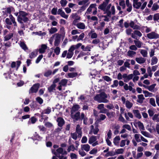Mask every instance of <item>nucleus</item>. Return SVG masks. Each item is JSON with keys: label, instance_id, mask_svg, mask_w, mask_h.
<instances>
[{"label": "nucleus", "instance_id": "f257e3e1", "mask_svg": "<svg viewBox=\"0 0 159 159\" xmlns=\"http://www.w3.org/2000/svg\"><path fill=\"white\" fill-rule=\"evenodd\" d=\"M98 8L104 11V13L106 14L109 17L111 16V15L115 14V7L114 6H111V4H110L107 6L104 3H102L99 6Z\"/></svg>", "mask_w": 159, "mask_h": 159}, {"label": "nucleus", "instance_id": "f03ea898", "mask_svg": "<svg viewBox=\"0 0 159 159\" xmlns=\"http://www.w3.org/2000/svg\"><path fill=\"white\" fill-rule=\"evenodd\" d=\"M14 14L15 16H17V21L20 23H22V21L26 22L29 20V19L26 17L28 14L23 11L20 10L18 12L14 13Z\"/></svg>", "mask_w": 159, "mask_h": 159}, {"label": "nucleus", "instance_id": "7ed1b4c3", "mask_svg": "<svg viewBox=\"0 0 159 159\" xmlns=\"http://www.w3.org/2000/svg\"><path fill=\"white\" fill-rule=\"evenodd\" d=\"M107 95L104 92H101L100 94L96 95L94 97V99L99 103H107L108 100L107 99Z\"/></svg>", "mask_w": 159, "mask_h": 159}, {"label": "nucleus", "instance_id": "20e7f679", "mask_svg": "<svg viewBox=\"0 0 159 159\" xmlns=\"http://www.w3.org/2000/svg\"><path fill=\"white\" fill-rule=\"evenodd\" d=\"M139 0H133V6L134 8L139 9L140 8L141 10H143L146 7L147 2H145V0H141V2H139Z\"/></svg>", "mask_w": 159, "mask_h": 159}, {"label": "nucleus", "instance_id": "39448f33", "mask_svg": "<svg viewBox=\"0 0 159 159\" xmlns=\"http://www.w3.org/2000/svg\"><path fill=\"white\" fill-rule=\"evenodd\" d=\"M96 5L95 4H91L87 9L86 13L87 14H90L93 11V14L96 15L97 13V8L96 7Z\"/></svg>", "mask_w": 159, "mask_h": 159}, {"label": "nucleus", "instance_id": "423d86ee", "mask_svg": "<svg viewBox=\"0 0 159 159\" xmlns=\"http://www.w3.org/2000/svg\"><path fill=\"white\" fill-rule=\"evenodd\" d=\"M3 35H4V41H8L11 39L13 36V34L12 33H8L7 30H4L3 32Z\"/></svg>", "mask_w": 159, "mask_h": 159}, {"label": "nucleus", "instance_id": "0eeeda50", "mask_svg": "<svg viewBox=\"0 0 159 159\" xmlns=\"http://www.w3.org/2000/svg\"><path fill=\"white\" fill-rule=\"evenodd\" d=\"M96 137L92 136L89 139V143L90 144H92V145L93 147L95 146L98 144V142L96 141Z\"/></svg>", "mask_w": 159, "mask_h": 159}, {"label": "nucleus", "instance_id": "6e6552de", "mask_svg": "<svg viewBox=\"0 0 159 159\" xmlns=\"http://www.w3.org/2000/svg\"><path fill=\"white\" fill-rule=\"evenodd\" d=\"M147 37L150 39H156L159 38V35L155 31H152L147 35Z\"/></svg>", "mask_w": 159, "mask_h": 159}, {"label": "nucleus", "instance_id": "1a4fd4ad", "mask_svg": "<svg viewBox=\"0 0 159 159\" xmlns=\"http://www.w3.org/2000/svg\"><path fill=\"white\" fill-rule=\"evenodd\" d=\"M52 153L54 154L57 157H59L58 156L59 154H66L67 152L66 151H63V149L62 148H60L57 149L56 150V152H55L54 150H52Z\"/></svg>", "mask_w": 159, "mask_h": 159}, {"label": "nucleus", "instance_id": "9d476101", "mask_svg": "<svg viewBox=\"0 0 159 159\" xmlns=\"http://www.w3.org/2000/svg\"><path fill=\"white\" fill-rule=\"evenodd\" d=\"M54 45L55 46H58L61 42V37L58 34L54 35Z\"/></svg>", "mask_w": 159, "mask_h": 159}, {"label": "nucleus", "instance_id": "9b49d317", "mask_svg": "<svg viewBox=\"0 0 159 159\" xmlns=\"http://www.w3.org/2000/svg\"><path fill=\"white\" fill-rule=\"evenodd\" d=\"M21 64L20 61H17L16 62H12L11 64V66L12 68H16V70H17L18 69Z\"/></svg>", "mask_w": 159, "mask_h": 159}, {"label": "nucleus", "instance_id": "f8f14e48", "mask_svg": "<svg viewBox=\"0 0 159 159\" xmlns=\"http://www.w3.org/2000/svg\"><path fill=\"white\" fill-rule=\"evenodd\" d=\"M57 14L61 16L66 19H67L68 15L65 14V12L63 11L62 8H59L57 11Z\"/></svg>", "mask_w": 159, "mask_h": 159}, {"label": "nucleus", "instance_id": "ddd939ff", "mask_svg": "<svg viewBox=\"0 0 159 159\" xmlns=\"http://www.w3.org/2000/svg\"><path fill=\"white\" fill-rule=\"evenodd\" d=\"M156 84H154L149 86H148V89L152 92H156L158 90L157 88L156 87Z\"/></svg>", "mask_w": 159, "mask_h": 159}, {"label": "nucleus", "instance_id": "4468645a", "mask_svg": "<svg viewBox=\"0 0 159 159\" xmlns=\"http://www.w3.org/2000/svg\"><path fill=\"white\" fill-rule=\"evenodd\" d=\"M98 131L99 129L98 126H95V128H94V126L92 125L91 126L90 130L89 132V134H92V133H93L94 134H96Z\"/></svg>", "mask_w": 159, "mask_h": 159}, {"label": "nucleus", "instance_id": "2eb2a0df", "mask_svg": "<svg viewBox=\"0 0 159 159\" xmlns=\"http://www.w3.org/2000/svg\"><path fill=\"white\" fill-rule=\"evenodd\" d=\"M70 17L74 19V20L73 21V24L74 25H75L77 20H79L80 19V17L76 13L72 14Z\"/></svg>", "mask_w": 159, "mask_h": 159}, {"label": "nucleus", "instance_id": "dca6fc26", "mask_svg": "<svg viewBox=\"0 0 159 159\" xmlns=\"http://www.w3.org/2000/svg\"><path fill=\"white\" fill-rule=\"evenodd\" d=\"M39 84H34L31 88L30 90V93H36L38 90Z\"/></svg>", "mask_w": 159, "mask_h": 159}, {"label": "nucleus", "instance_id": "f3484780", "mask_svg": "<svg viewBox=\"0 0 159 159\" xmlns=\"http://www.w3.org/2000/svg\"><path fill=\"white\" fill-rule=\"evenodd\" d=\"M76 133L78 134V137L81 138L82 136V128L79 125H77L76 128Z\"/></svg>", "mask_w": 159, "mask_h": 159}, {"label": "nucleus", "instance_id": "a211bd4d", "mask_svg": "<svg viewBox=\"0 0 159 159\" xmlns=\"http://www.w3.org/2000/svg\"><path fill=\"white\" fill-rule=\"evenodd\" d=\"M80 112H77L75 113H71V116L72 119L74 120L77 121L80 119Z\"/></svg>", "mask_w": 159, "mask_h": 159}, {"label": "nucleus", "instance_id": "6ab92c4d", "mask_svg": "<svg viewBox=\"0 0 159 159\" xmlns=\"http://www.w3.org/2000/svg\"><path fill=\"white\" fill-rule=\"evenodd\" d=\"M81 45V43H78L75 45H72L68 50V51H70L71 52H73L74 51L75 49L78 48Z\"/></svg>", "mask_w": 159, "mask_h": 159}, {"label": "nucleus", "instance_id": "aec40b11", "mask_svg": "<svg viewBox=\"0 0 159 159\" xmlns=\"http://www.w3.org/2000/svg\"><path fill=\"white\" fill-rule=\"evenodd\" d=\"M90 146L88 144L81 145V148L82 150H84L86 152L89 151L90 149Z\"/></svg>", "mask_w": 159, "mask_h": 159}, {"label": "nucleus", "instance_id": "412c9836", "mask_svg": "<svg viewBox=\"0 0 159 159\" xmlns=\"http://www.w3.org/2000/svg\"><path fill=\"white\" fill-rule=\"evenodd\" d=\"M47 48L48 47L46 44H42L41 48L39 49V52L41 53H44Z\"/></svg>", "mask_w": 159, "mask_h": 159}, {"label": "nucleus", "instance_id": "4be33fe9", "mask_svg": "<svg viewBox=\"0 0 159 159\" xmlns=\"http://www.w3.org/2000/svg\"><path fill=\"white\" fill-rule=\"evenodd\" d=\"M135 124L138 126L140 131L142 130H145V129L144 125L143 123L140 121H139L136 122Z\"/></svg>", "mask_w": 159, "mask_h": 159}, {"label": "nucleus", "instance_id": "5701e85b", "mask_svg": "<svg viewBox=\"0 0 159 159\" xmlns=\"http://www.w3.org/2000/svg\"><path fill=\"white\" fill-rule=\"evenodd\" d=\"M135 60L138 63L142 64L145 62L146 59L142 57H136Z\"/></svg>", "mask_w": 159, "mask_h": 159}, {"label": "nucleus", "instance_id": "b1692460", "mask_svg": "<svg viewBox=\"0 0 159 159\" xmlns=\"http://www.w3.org/2000/svg\"><path fill=\"white\" fill-rule=\"evenodd\" d=\"M80 108V106L78 105L75 104L72 108L71 111V113H75Z\"/></svg>", "mask_w": 159, "mask_h": 159}, {"label": "nucleus", "instance_id": "393cba45", "mask_svg": "<svg viewBox=\"0 0 159 159\" xmlns=\"http://www.w3.org/2000/svg\"><path fill=\"white\" fill-rule=\"evenodd\" d=\"M120 138L119 136H116L113 139V143L116 146H118Z\"/></svg>", "mask_w": 159, "mask_h": 159}, {"label": "nucleus", "instance_id": "a878e982", "mask_svg": "<svg viewBox=\"0 0 159 159\" xmlns=\"http://www.w3.org/2000/svg\"><path fill=\"white\" fill-rule=\"evenodd\" d=\"M58 125L60 127L62 126L64 123L63 119L61 117L58 118L57 119Z\"/></svg>", "mask_w": 159, "mask_h": 159}, {"label": "nucleus", "instance_id": "bb28decb", "mask_svg": "<svg viewBox=\"0 0 159 159\" xmlns=\"http://www.w3.org/2000/svg\"><path fill=\"white\" fill-rule=\"evenodd\" d=\"M129 25L134 29H139L140 27L139 26L137 25H135L134 22L131 21L129 23Z\"/></svg>", "mask_w": 159, "mask_h": 159}, {"label": "nucleus", "instance_id": "cd10ccee", "mask_svg": "<svg viewBox=\"0 0 159 159\" xmlns=\"http://www.w3.org/2000/svg\"><path fill=\"white\" fill-rule=\"evenodd\" d=\"M75 25L79 29L84 30L85 28V25L83 23L80 22L76 24H75Z\"/></svg>", "mask_w": 159, "mask_h": 159}, {"label": "nucleus", "instance_id": "c85d7f7f", "mask_svg": "<svg viewBox=\"0 0 159 159\" xmlns=\"http://www.w3.org/2000/svg\"><path fill=\"white\" fill-rule=\"evenodd\" d=\"M77 75V73H70L66 74L65 76L67 78H73L76 77Z\"/></svg>", "mask_w": 159, "mask_h": 159}, {"label": "nucleus", "instance_id": "c756f323", "mask_svg": "<svg viewBox=\"0 0 159 159\" xmlns=\"http://www.w3.org/2000/svg\"><path fill=\"white\" fill-rule=\"evenodd\" d=\"M143 93L144 94L145 97H152L154 96L153 94L151 93H150L147 90H143Z\"/></svg>", "mask_w": 159, "mask_h": 159}, {"label": "nucleus", "instance_id": "7c9ffc66", "mask_svg": "<svg viewBox=\"0 0 159 159\" xmlns=\"http://www.w3.org/2000/svg\"><path fill=\"white\" fill-rule=\"evenodd\" d=\"M19 44L20 45V47L24 50L26 51V50H28V48L24 42H22V41H20Z\"/></svg>", "mask_w": 159, "mask_h": 159}, {"label": "nucleus", "instance_id": "2f4dec72", "mask_svg": "<svg viewBox=\"0 0 159 159\" xmlns=\"http://www.w3.org/2000/svg\"><path fill=\"white\" fill-rule=\"evenodd\" d=\"M158 61V58L156 57H152L151 58V64L152 65L156 64L157 63Z\"/></svg>", "mask_w": 159, "mask_h": 159}, {"label": "nucleus", "instance_id": "473e14b6", "mask_svg": "<svg viewBox=\"0 0 159 159\" xmlns=\"http://www.w3.org/2000/svg\"><path fill=\"white\" fill-rule=\"evenodd\" d=\"M138 99L137 100V102L141 103L143 102V100L145 99L143 95V94L138 95Z\"/></svg>", "mask_w": 159, "mask_h": 159}, {"label": "nucleus", "instance_id": "72a5a7b5", "mask_svg": "<svg viewBox=\"0 0 159 159\" xmlns=\"http://www.w3.org/2000/svg\"><path fill=\"white\" fill-rule=\"evenodd\" d=\"M38 54V52L37 50H35L34 51L31 52L29 55V57L31 59L34 58L37 56Z\"/></svg>", "mask_w": 159, "mask_h": 159}, {"label": "nucleus", "instance_id": "f704fd0d", "mask_svg": "<svg viewBox=\"0 0 159 159\" xmlns=\"http://www.w3.org/2000/svg\"><path fill=\"white\" fill-rule=\"evenodd\" d=\"M156 109L152 108L149 109L148 110V113L150 116H152L155 112Z\"/></svg>", "mask_w": 159, "mask_h": 159}, {"label": "nucleus", "instance_id": "c9c22d12", "mask_svg": "<svg viewBox=\"0 0 159 159\" xmlns=\"http://www.w3.org/2000/svg\"><path fill=\"white\" fill-rule=\"evenodd\" d=\"M134 42L137 47L138 48H140L143 44V43L138 40H134Z\"/></svg>", "mask_w": 159, "mask_h": 159}, {"label": "nucleus", "instance_id": "e433bc0d", "mask_svg": "<svg viewBox=\"0 0 159 159\" xmlns=\"http://www.w3.org/2000/svg\"><path fill=\"white\" fill-rule=\"evenodd\" d=\"M133 113L135 116L139 119H140L141 118V116L139 113V111L138 110H134L133 111Z\"/></svg>", "mask_w": 159, "mask_h": 159}, {"label": "nucleus", "instance_id": "4c0bfd02", "mask_svg": "<svg viewBox=\"0 0 159 159\" xmlns=\"http://www.w3.org/2000/svg\"><path fill=\"white\" fill-rule=\"evenodd\" d=\"M124 151V149L123 148H119L116 149L115 150V153L116 155L123 154Z\"/></svg>", "mask_w": 159, "mask_h": 159}, {"label": "nucleus", "instance_id": "58836bf2", "mask_svg": "<svg viewBox=\"0 0 159 159\" xmlns=\"http://www.w3.org/2000/svg\"><path fill=\"white\" fill-rule=\"evenodd\" d=\"M68 82V80L66 79H62L59 83V84L63 86H65L66 84Z\"/></svg>", "mask_w": 159, "mask_h": 159}, {"label": "nucleus", "instance_id": "ea45409f", "mask_svg": "<svg viewBox=\"0 0 159 159\" xmlns=\"http://www.w3.org/2000/svg\"><path fill=\"white\" fill-rule=\"evenodd\" d=\"M51 111V109L49 107H48L47 109H45L43 111V114H49Z\"/></svg>", "mask_w": 159, "mask_h": 159}, {"label": "nucleus", "instance_id": "a19ab883", "mask_svg": "<svg viewBox=\"0 0 159 159\" xmlns=\"http://www.w3.org/2000/svg\"><path fill=\"white\" fill-rule=\"evenodd\" d=\"M125 104L126 107L129 109L131 108L133 106L132 103L130 102L128 100L126 101Z\"/></svg>", "mask_w": 159, "mask_h": 159}, {"label": "nucleus", "instance_id": "79ce46f5", "mask_svg": "<svg viewBox=\"0 0 159 159\" xmlns=\"http://www.w3.org/2000/svg\"><path fill=\"white\" fill-rule=\"evenodd\" d=\"M56 86V85L55 84H52L48 88V91L49 92H52L53 90H55Z\"/></svg>", "mask_w": 159, "mask_h": 159}, {"label": "nucleus", "instance_id": "37998d69", "mask_svg": "<svg viewBox=\"0 0 159 159\" xmlns=\"http://www.w3.org/2000/svg\"><path fill=\"white\" fill-rule=\"evenodd\" d=\"M124 88L126 90H129V91H132L133 88L131 86H128L127 84H124Z\"/></svg>", "mask_w": 159, "mask_h": 159}, {"label": "nucleus", "instance_id": "c03bdc74", "mask_svg": "<svg viewBox=\"0 0 159 159\" xmlns=\"http://www.w3.org/2000/svg\"><path fill=\"white\" fill-rule=\"evenodd\" d=\"M60 31L61 34V36L63 38H64L65 37V32L64 28L63 27H61L60 29Z\"/></svg>", "mask_w": 159, "mask_h": 159}, {"label": "nucleus", "instance_id": "a18cd8bd", "mask_svg": "<svg viewBox=\"0 0 159 159\" xmlns=\"http://www.w3.org/2000/svg\"><path fill=\"white\" fill-rule=\"evenodd\" d=\"M52 74V72L51 70H48L45 72L44 75L46 77H48Z\"/></svg>", "mask_w": 159, "mask_h": 159}, {"label": "nucleus", "instance_id": "49530a36", "mask_svg": "<svg viewBox=\"0 0 159 159\" xmlns=\"http://www.w3.org/2000/svg\"><path fill=\"white\" fill-rule=\"evenodd\" d=\"M136 54V52H135L131 50H129L127 52V55L130 57H133Z\"/></svg>", "mask_w": 159, "mask_h": 159}, {"label": "nucleus", "instance_id": "de8ad7c7", "mask_svg": "<svg viewBox=\"0 0 159 159\" xmlns=\"http://www.w3.org/2000/svg\"><path fill=\"white\" fill-rule=\"evenodd\" d=\"M93 48V46L89 44L85 46V51H90L91 49Z\"/></svg>", "mask_w": 159, "mask_h": 159}, {"label": "nucleus", "instance_id": "09e8293b", "mask_svg": "<svg viewBox=\"0 0 159 159\" xmlns=\"http://www.w3.org/2000/svg\"><path fill=\"white\" fill-rule=\"evenodd\" d=\"M141 136H142L140 134H136L134 135L135 139L137 142H139L141 141V139H140Z\"/></svg>", "mask_w": 159, "mask_h": 159}, {"label": "nucleus", "instance_id": "8fccbe9b", "mask_svg": "<svg viewBox=\"0 0 159 159\" xmlns=\"http://www.w3.org/2000/svg\"><path fill=\"white\" fill-rule=\"evenodd\" d=\"M140 52L143 57H147V56L148 53L147 51L144 49L140 50Z\"/></svg>", "mask_w": 159, "mask_h": 159}, {"label": "nucleus", "instance_id": "3c124183", "mask_svg": "<svg viewBox=\"0 0 159 159\" xmlns=\"http://www.w3.org/2000/svg\"><path fill=\"white\" fill-rule=\"evenodd\" d=\"M67 3V2L66 0H61L60 2V3L61 5V6L63 7H65L66 6Z\"/></svg>", "mask_w": 159, "mask_h": 159}, {"label": "nucleus", "instance_id": "603ef678", "mask_svg": "<svg viewBox=\"0 0 159 159\" xmlns=\"http://www.w3.org/2000/svg\"><path fill=\"white\" fill-rule=\"evenodd\" d=\"M141 133L144 136L147 137H150V134L148 132L144 131V130H142L141 131Z\"/></svg>", "mask_w": 159, "mask_h": 159}, {"label": "nucleus", "instance_id": "864d4df0", "mask_svg": "<svg viewBox=\"0 0 159 159\" xmlns=\"http://www.w3.org/2000/svg\"><path fill=\"white\" fill-rule=\"evenodd\" d=\"M133 77V74H129L128 75L127 78L125 81V82H127L130 80L132 79Z\"/></svg>", "mask_w": 159, "mask_h": 159}, {"label": "nucleus", "instance_id": "5fc2aeb1", "mask_svg": "<svg viewBox=\"0 0 159 159\" xmlns=\"http://www.w3.org/2000/svg\"><path fill=\"white\" fill-rule=\"evenodd\" d=\"M149 102L150 104L153 107H156V105L155 103V99L153 98H151L150 99Z\"/></svg>", "mask_w": 159, "mask_h": 159}, {"label": "nucleus", "instance_id": "6e6d98bb", "mask_svg": "<svg viewBox=\"0 0 159 159\" xmlns=\"http://www.w3.org/2000/svg\"><path fill=\"white\" fill-rule=\"evenodd\" d=\"M113 84L111 86V88L116 87L118 85V81L117 80H115L113 81Z\"/></svg>", "mask_w": 159, "mask_h": 159}, {"label": "nucleus", "instance_id": "4d7b16f0", "mask_svg": "<svg viewBox=\"0 0 159 159\" xmlns=\"http://www.w3.org/2000/svg\"><path fill=\"white\" fill-rule=\"evenodd\" d=\"M84 33H81L78 36V39H77V42H79L80 40H83V39L84 38Z\"/></svg>", "mask_w": 159, "mask_h": 159}, {"label": "nucleus", "instance_id": "13d9d810", "mask_svg": "<svg viewBox=\"0 0 159 159\" xmlns=\"http://www.w3.org/2000/svg\"><path fill=\"white\" fill-rule=\"evenodd\" d=\"M158 116L159 115L158 114H155L152 118V120L154 121L159 122V118L158 117Z\"/></svg>", "mask_w": 159, "mask_h": 159}, {"label": "nucleus", "instance_id": "bf43d9fd", "mask_svg": "<svg viewBox=\"0 0 159 159\" xmlns=\"http://www.w3.org/2000/svg\"><path fill=\"white\" fill-rule=\"evenodd\" d=\"M57 31V29L56 27H52L49 30V32L50 34H53Z\"/></svg>", "mask_w": 159, "mask_h": 159}, {"label": "nucleus", "instance_id": "052dcab7", "mask_svg": "<svg viewBox=\"0 0 159 159\" xmlns=\"http://www.w3.org/2000/svg\"><path fill=\"white\" fill-rule=\"evenodd\" d=\"M38 127L40 131L43 132L44 133L46 131V128L43 125L39 126Z\"/></svg>", "mask_w": 159, "mask_h": 159}, {"label": "nucleus", "instance_id": "680f3d73", "mask_svg": "<svg viewBox=\"0 0 159 159\" xmlns=\"http://www.w3.org/2000/svg\"><path fill=\"white\" fill-rule=\"evenodd\" d=\"M119 5L122 7L123 9H125V2L124 0H120Z\"/></svg>", "mask_w": 159, "mask_h": 159}, {"label": "nucleus", "instance_id": "e2e57ef3", "mask_svg": "<svg viewBox=\"0 0 159 159\" xmlns=\"http://www.w3.org/2000/svg\"><path fill=\"white\" fill-rule=\"evenodd\" d=\"M147 72L148 74V75L150 77H151L152 76V70H151V68L150 67H148L147 69Z\"/></svg>", "mask_w": 159, "mask_h": 159}, {"label": "nucleus", "instance_id": "0e129e2a", "mask_svg": "<svg viewBox=\"0 0 159 159\" xmlns=\"http://www.w3.org/2000/svg\"><path fill=\"white\" fill-rule=\"evenodd\" d=\"M37 119L34 117H31L28 122V123L30 124V121L32 124H34L36 121Z\"/></svg>", "mask_w": 159, "mask_h": 159}, {"label": "nucleus", "instance_id": "69168bd1", "mask_svg": "<svg viewBox=\"0 0 159 159\" xmlns=\"http://www.w3.org/2000/svg\"><path fill=\"white\" fill-rule=\"evenodd\" d=\"M57 7H54L52 9L51 11V13L53 15H56L57 14Z\"/></svg>", "mask_w": 159, "mask_h": 159}, {"label": "nucleus", "instance_id": "338daca9", "mask_svg": "<svg viewBox=\"0 0 159 159\" xmlns=\"http://www.w3.org/2000/svg\"><path fill=\"white\" fill-rule=\"evenodd\" d=\"M54 52L57 55H58L60 52V48L59 47H57L54 49Z\"/></svg>", "mask_w": 159, "mask_h": 159}, {"label": "nucleus", "instance_id": "774afa93", "mask_svg": "<svg viewBox=\"0 0 159 159\" xmlns=\"http://www.w3.org/2000/svg\"><path fill=\"white\" fill-rule=\"evenodd\" d=\"M71 137L74 140H76L78 137L77 133L75 132L70 134Z\"/></svg>", "mask_w": 159, "mask_h": 159}]
</instances>
